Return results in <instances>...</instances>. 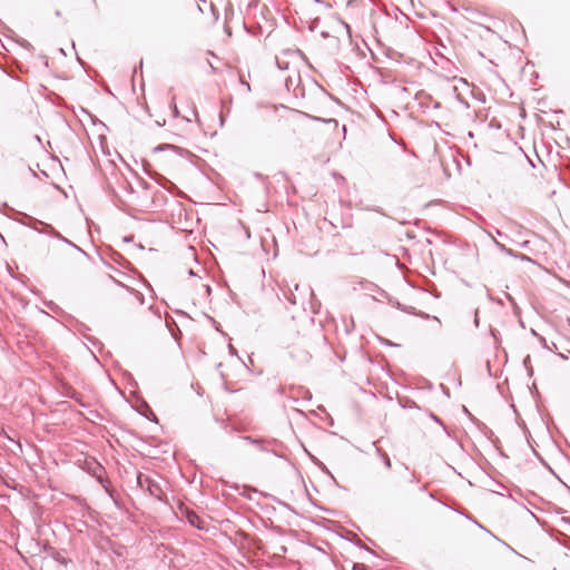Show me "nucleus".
<instances>
[{
	"mask_svg": "<svg viewBox=\"0 0 570 570\" xmlns=\"http://www.w3.org/2000/svg\"><path fill=\"white\" fill-rule=\"evenodd\" d=\"M40 247L42 256L46 259H59L62 258L65 250L69 249L66 242L58 235L52 240L46 238L40 240Z\"/></svg>",
	"mask_w": 570,
	"mask_h": 570,
	"instance_id": "nucleus-1",
	"label": "nucleus"
},
{
	"mask_svg": "<svg viewBox=\"0 0 570 570\" xmlns=\"http://www.w3.org/2000/svg\"><path fill=\"white\" fill-rule=\"evenodd\" d=\"M187 519H188V521H189V523L191 525H195L197 528H202V524H200V521H199V517L196 513L188 512L187 513Z\"/></svg>",
	"mask_w": 570,
	"mask_h": 570,
	"instance_id": "nucleus-2",
	"label": "nucleus"
},
{
	"mask_svg": "<svg viewBox=\"0 0 570 570\" xmlns=\"http://www.w3.org/2000/svg\"><path fill=\"white\" fill-rule=\"evenodd\" d=\"M287 112H288V118L294 121H297L301 118H303V115L296 110H287Z\"/></svg>",
	"mask_w": 570,
	"mask_h": 570,
	"instance_id": "nucleus-3",
	"label": "nucleus"
},
{
	"mask_svg": "<svg viewBox=\"0 0 570 570\" xmlns=\"http://www.w3.org/2000/svg\"><path fill=\"white\" fill-rule=\"evenodd\" d=\"M353 570H367V568L362 563H356L354 564Z\"/></svg>",
	"mask_w": 570,
	"mask_h": 570,
	"instance_id": "nucleus-4",
	"label": "nucleus"
},
{
	"mask_svg": "<svg viewBox=\"0 0 570 570\" xmlns=\"http://www.w3.org/2000/svg\"><path fill=\"white\" fill-rule=\"evenodd\" d=\"M566 321H567L568 326H569V328H570V308L567 311Z\"/></svg>",
	"mask_w": 570,
	"mask_h": 570,
	"instance_id": "nucleus-5",
	"label": "nucleus"
}]
</instances>
